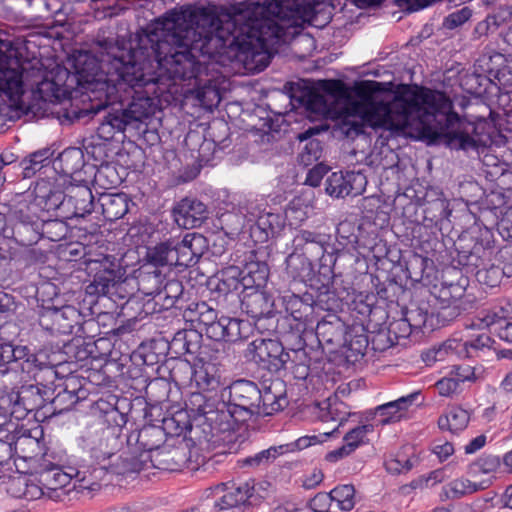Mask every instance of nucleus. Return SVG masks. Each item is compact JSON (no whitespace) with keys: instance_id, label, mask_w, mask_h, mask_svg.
Wrapping results in <instances>:
<instances>
[{"instance_id":"f257e3e1","label":"nucleus","mask_w":512,"mask_h":512,"mask_svg":"<svg viewBox=\"0 0 512 512\" xmlns=\"http://www.w3.org/2000/svg\"><path fill=\"white\" fill-rule=\"evenodd\" d=\"M256 3L241 2L208 9L183 7L170 10L142 28L129 43L99 42L100 60L88 54L75 61L77 82L98 114L110 105L131 101L108 112L98 135L109 140L127 126L151 119L161 109L162 98L175 80L198 79L209 64L235 72L256 71Z\"/></svg>"},{"instance_id":"f03ea898","label":"nucleus","mask_w":512,"mask_h":512,"mask_svg":"<svg viewBox=\"0 0 512 512\" xmlns=\"http://www.w3.org/2000/svg\"><path fill=\"white\" fill-rule=\"evenodd\" d=\"M377 81H363L357 88V94L362 99L350 104L351 116H358L359 120L351 121V128L355 134L363 132V126L391 131H402L410 124V119L420 116L423 105L429 106L432 111L429 117L439 125L438 130L432 132L434 138H444L450 149L463 151H479L486 148L491 139L486 134H479L474 124L462 121L455 112H444L446 103L436 104L437 98L446 102L443 94L437 96L433 93L418 94L406 92L396 95L391 101H375L373 94L380 90Z\"/></svg>"},{"instance_id":"7ed1b4c3","label":"nucleus","mask_w":512,"mask_h":512,"mask_svg":"<svg viewBox=\"0 0 512 512\" xmlns=\"http://www.w3.org/2000/svg\"><path fill=\"white\" fill-rule=\"evenodd\" d=\"M165 432L171 436L190 432L198 442L229 444L236 440L233 416L225 403L201 392L191 393L185 401V410L163 420Z\"/></svg>"},{"instance_id":"20e7f679","label":"nucleus","mask_w":512,"mask_h":512,"mask_svg":"<svg viewBox=\"0 0 512 512\" xmlns=\"http://www.w3.org/2000/svg\"><path fill=\"white\" fill-rule=\"evenodd\" d=\"M258 73L265 70L272 58L278 53L284 41L287 29L299 24L313 7L304 0H267L258 8Z\"/></svg>"},{"instance_id":"39448f33","label":"nucleus","mask_w":512,"mask_h":512,"mask_svg":"<svg viewBox=\"0 0 512 512\" xmlns=\"http://www.w3.org/2000/svg\"><path fill=\"white\" fill-rule=\"evenodd\" d=\"M165 428L145 425L126 436L127 450L119 455V463L113 471L121 475L139 473L150 466L155 467L153 453L158 452L166 441Z\"/></svg>"},{"instance_id":"423d86ee","label":"nucleus","mask_w":512,"mask_h":512,"mask_svg":"<svg viewBox=\"0 0 512 512\" xmlns=\"http://www.w3.org/2000/svg\"><path fill=\"white\" fill-rule=\"evenodd\" d=\"M48 398L44 397L38 385H24L0 393V426L13 419L20 421L29 413L42 409Z\"/></svg>"},{"instance_id":"0eeeda50","label":"nucleus","mask_w":512,"mask_h":512,"mask_svg":"<svg viewBox=\"0 0 512 512\" xmlns=\"http://www.w3.org/2000/svg\"><path fill=\"white\" fill-rule=\"evenodd\" d=\"M122 430L119 424L107 425L105 422L95 421L86 426L78 438V444L90 454L91 459L105 462L120 449Z\"/></svg>"},{"instance_id":"6e6552de","label":"nucleus","mask_w":512,"mask_h":512,"mask_svg":"<svg viewBox=\"0 0 512 512\" xmlns=\"http://www.w3.org/2000/svg\"><path fill=\"white\" fill-rule=\"evenodd\" d=\"M10 226L5 230V238L12 239L21 247H30L41 239L42 215L32 210L25 200L14 198L9 208Z\"/></svg>"},{"instance_id":"1a4fd4ad","label":"nucleus","mask_w":512,"mask_h":512,"mask_svg":"<svg viewBox=\"0 0 512 512\" xmlns=\"http://www.w3.org/2000/svg\"><path fill=\"white\" fill-rule=\"evenodd\" d=\"M330 236L310 230H300L293 239L294 253L289 256L293 259L294 254L299 253L309 264L319 261L320 268L324 274L332 273L337 257V249L329 242Z\"/></svg>"},{"instance_id":"9d476101","label":"nucleus","mask_w":512,"mask_h":512,"mask_svg":"<svg viewBox=\"0 0 512 512\" xmlns=\"http://www.w3.org/2000/svg\"><path fill=\"white\" fill-rule=\"evenodd\" d=\"M86 270L93 277L87 287L89 294L107 295L119 284L125 271L113 255L98 254L95 257L87 255L85 258Z\"/></svg>"},{"instance_id":"9b49d317","label":"nucleus","mask_w":512,"mask_h":512,"mask_svg":"<svg viewBox=\"0 0 512 512\" xmlns=\"http://www.w3.org/2000/svg\"><path fill=\"white\" fill-rule=\"evenodd\" d=\"M471 242L472 244H468L464 239H460L456 246V261L467 273L489 264L496 255L494 234L487 227L479 229Z\"/></svg>"},{"instance_id":"f8f14e48","label":"nucleus","mask_w":512,"mask_h":512,"mask_svg":"<svg viewBox=\"0 0 512 512\" xmlns=\"http://www.w3.org/2000/svg\"><path fill=\"white\" fill-rule=\"evenodd\" d=\"M270 270L266 262L258 261V333L270 336L278 328L274 283L269 281Z\"/></svg>"},{"instance_id":"ddd939ff","label":"nucleus","mask_w":512,"mask_h":512,"mask_svg":"<svg viewBox=\"0 0 512 512\" xmlns=\"http://www.w3.org/2000/svg\"><path fill=\"white\" fill-rule=\"evenodd\" d=\"M255 272L246 268L239 271L237 268H230L222 273L217 289L220 292L228 293L231 290H239V299L242 312L254 313L256 309V278Z\"/></svg>"},{"instance_id":"4468645a","label":"nucleus","mask_w":512,"mask_h":512,"mask_svg":"<svg viewBox=\"0 0 512 512\" xmlns=\"http://www.w3.org/2000/svg\"><path fill=\"white\" fill-rule=\"evenodd\" d=\"M6 430L11 432L9 439L13 442L14 453L25 462L36 463L42 454L43 429L37 425L32 429L19 426L13 421L7 422Z\"/></svg>"},{"instance_id":"2eb2a0df","label":"nucleus","mask_w":512,"mask_h":512,"mask_svg":"<svg viewBox=\"0 0 512 512\" xmlns=\"http://www.w3.org/2000/svg\"><path fill=\"white\" fill-rule=\"evenodd\" d=\"M38 369V359L29 347L0 341V373L21 372L30 376Z\"/></svg>"},{"instance_id":"dca6fc26","label":"nucleus","mask_w":512,"mask_h":512,"mask_svg":"<svg viewBox=\"0 0 512 512\" xmlns=\"http://www.w3.org/2000/svg\"><path fill=\"white\" fill-rule=\"evenodd\" d=\"M15 198L20 201L24 199L32 210L41 215L57 210L65 202L64 192L50 179H39L31 193L20 194Z\"/></svg>"},{"instance_id":"f3484780","label":"nucleus","mask_w":512,"mask_h":512,"mask_svg":"<svg viewBox=\"0 0 512 512\" xmlns=\"http://www.w3.org/2000/svg\"><path fill=\"white\" fill-rule=\"evenodd\" d=\"M256 480L250 478L239 485L220 483L212 488L215 497L213 508L216 512L231 510L240 505H246L255 492Z\"/></svg>"},{"instance_id":"a211bd4d","label":"nucleus","mask_w":512,"mask_h":512,"mask_svg":"<svg viewBox=\"0 0 512 512\" xmlns=\"http://www.w3.org/2000/svg\"><path fill=\"white\" fill-rule=\"evenodd\" d=\"M96 463L81 464L77 468L69 467L75 479L74 489L96 491L108 474H116L113 467L119 463V456L113 462L95 460Z\"/></svg>"},{"instance_id":"6ab92c4d","label":"nucleus","mask_w":512,"mask_h":512,"mask_svg":"<svg viewBox=\"0 0 512 512\" xmlns=\"http://www.w3.org/2000/svg\"><path fill=\"white\" fill-rule=\"evenodd\" d=\"M367 185V178L361 172H333L325 182V191L335 198L358 196L362 194Z\"/></svg>"},{"instance_id":"aec40b11","label":"nucleus","mask_w":512,"mask_h":512,"mask_svg":"<svg viewBox=\"0 0 512 512\" xmlns=\"http://www.w3.org/2000/svg\"><path fill=\"white\" fill-rule=\"evenodd\" d=\"M289 97L294 106L304 107L307 111L321 116H329L333 112L331 101L324 94L298 83H289Z\"/></svg>"},{"instance_id":"412c9836","label":"nucleus","mask_w":512,"mask_h":512,"mask_svg":"<svg viewBox=\"0 0 512 512\" xmlns=\"http://www.w3.org/2000/svg\"><path fill=\"white\" fill-rule=\"evenodd\" d=\"M175 266L191 267L202 256L206 238L198 233H186L182 238L172 237Z\"/></svg>"},{"instance_id":"4be33fe9","label":"nucleus","mask_w":512,"mask_h":512,"mask_svg":"<svg viewBox=\"0 0 512 512\" xmlns=\"http://www.w3.org/2000/svg\"><path fill=\"white\" fill-rule=\"evenodd\" d=\"M173 216L179 227L193 229L200 227L208 218V209L202 201L186 197L176 204Z\"/></svg>"},{"instance_id":"5701e85b","label":"nucleus","mask_w":512,"mask_h":512,"mask_svg":"<svg viewBox=\"0 0 512 512\" xmlns=\"http://www.w3.org/2000/svg\"><path fill=\"white\" fill-rule=\"evenodd\" d=\"M46 462L47 460L44 459V463L39 464V467L34 470L37 480L46 488L48 497H60L58 491L72 482L73 474L69 469L64 471L59 465Z\"/></svg>"},{"instance_id":"b1692460","label":"nucleus","mask_w":512,"mask_h":512,"mask_svg":"<svg viewBox=\"0 0 512 512\" xmlns=\"http://www.w3.org/2000/svg\"><path fill=\"white\" fill-rule=\"evenodd\" d=\"M160 282V277L157 273L147 274L142 276L139 280V289L145 295H152L157 301H163V306L166 308L172 307L178 298L183 293L182 283L178 280H168L163 288L156 287L154 289H150L148 284H158Z\"/></svg>"},{"instance_id":"393cba45","label":"nucleus","mask_w":512,"mask_h":512,"mask_svg":"<svg viewBox=\"0 0 512 512\" xmlns=\"http://www.w3.org/2000/svg\"><path fill=\"white\" fill-rule=\"evenodd\" d=\"M258 344V375L261 371L275 373L283 368L288 354L281 342L274 338H261Z\"/></svg>"},{"instance_id":"a878e982","label":"nucleus","mask_w":512,"mask_h":512,"mask_svg":"<svg viewBox=\"0 0 512 512\" xmlns=\"http://www.w3.org/2000/svg\"><path fill=\"white\" fill-rule=\"evenodd\" d=\"M283 122L281 115L275 118L258 115V147L261 152L279 153L280 142L285 134L281 129Z\"/></svg>"},{"instance_id":"bb28decb","label":"nucleus","mask_w":512,"mask_h":512,"mask_svg":"<svg viewBox=\"0 0 512 512\" xmlns=\"http://www.w3.org/2000/svg\"><path fill=\"white\" fill-rule=\"evenodd\" d=\"M63 205L73 208L74 217H85L94 210V196L87 185H74L68 188Z\"/></svg>"},{"instance_id":"cd10ccee","label":"nucleus","mask_w":512,"mask_h":512,"mask_svg":"<svg viewBox=\"0 0 512 512\" xmlns=\"http://www.w3.org/2000/svg\"><path fill=\"white\" fill-rule=\"evenodd\" d=\"M326 128L322 126L309 127L305 131L298 134L297 139L302 143L306 142L301 152L299 153V161L305 166L311 165L313 162L320 159L322 156V143L313 136L325 131Z\"/></svg>"},{"instance_id":"c85d7f7f","label":"nucleus","mask_w":512,"mask_h":512,"mask_svg":"<svg viewBox=\"0 0 512 512\" xmlns=\"http://www.w3.org/2000/svg\"><path fill=\"white\" fill-rule=\"evenodd\" d=\"M4 58L6 56L0 53V92L9 97L23 95L24 69L6 67Z\"/></svg>"},{"instance_id":"c756f323","label":"nucleus","mask_w":512,"mask_h":512,"mask_svg":"<svg viewBox=\"0 0 512 512\" xmlns=\"http://www.w3.org/2000/svg\"><path fill=\"white\" fill-rule=\"evenodd\" d=\"M272 388L274 389V394L259 395L258 416L261 414L264 416L273 415L282 410L286 405L284 382L276 378L274 383H272Z\"/></svg>"},{"instance_id":"7c9ffc66","label":"nucleus","mask_w":512,"mask_h":512,"mask_svg":"<svg viewBox=\"0 0 512 512\" xmlns=\"http://www.w3.org/2000/svg\"><path fill=\"white\" fill-rule=\"evenodd\" d=\"M344 332V322L334 314L327 315L316 326V335L319 341L326 344L340 343Z\"/></svg>"},{"instance_id":"2f4dec72","label":"nucleus","mask_w":512,"mask_h":512,"mask_svg":"<svg viewBox=\"0 0 512 512\" xmlns=\"http://www.w3.org/2000/svg\"><path fill=\"white\" fill-rule=\"evenodd\" d=\"M98 201L105 220L110 222L122 218L129 210L128 198L124 193L102 194Z\"/></svg>"},{"instance_id":"473e14b6","label":"nucleus","mask_w":512,"mask_h":512,"mask_svg":"<svg viewBox=\"0 0 512 512\" xmlns=\"http://www.w3.org/2000/svg\"><path fill=\"white\" fill-rule=\"evenodd\" d=\"M117 403V397L112 394L96 400L94 409L102 416L97 422H105L107 425L119 424V428L123 429L126 424V416L118 410Z\"/></svg>"},{"instance_id":"72a5a7b5","label":"nucleus","mask_w":512,"mask_h":512,"mask_svg":"<svg viewBox=\"0 0 512 512\" xmlns=\"http://www.w3.org/2000/svg\"><path fill=\"white\" fill-rule=\"evenodd\" d=\"M508 314V308L500 307L499 311L488 312L482 318V322L496 333L501 340L512 343V321L508 320Z\"/></svg>"},{"instance_id":"f704fd0d","label":"nucleus","mask_w":512,"mask_h":512,"mask_svg":"<svg viewBox=\"0 0 512 512\" xmlns=\"http://www.w3.org/2000/svg\"><path fill=\"white\" fill-rule=\"evenodd\" d=\"M418 396L419 393L414 392L376 407L375 413L385 417L380 421L381 424L385 425L390 422L399 420L401 417L400 413L406 411L414 403Z\"/></svg>"},{"instance_id":"c9c22d12","label":"nucleus","mask_w":512,"mask_h":512,"mask_svg":"<svg viewBox=\"0 0 512 512\" xmlns=\"http://www.w3.org/2000/svg\"><path fill=\"white\" fill-rule=\"evenodd\" d=\"M470 421V413L458 406L450 407L438 419V427L443 431L458 434L467 428Z\"/></svg>"},{"instance_id":"e433bc0d","label":"nucleus","mask_w":512,"mask_h":512,"mask_svg":"<svg viewBox=\"0 0 512 512\" xmlns=\"http://www.w3.org/2000/svg\"><path fill=\"white\" fill-rule=\"evenodd\" d=\"M56 165L55 169H59L63 175L73 176L84 167V154L80 148L69 147L59 154Z\"/></svg>"},{"instance_id":"4c0bfd02","label":"nucleus","mask_w":512,"mask_h":512,"mask_svg":"<svg viewBox=\"0 0 512 512\" xmlns=\"http://www.w3.org/2000/svg\"><path fill=\"white\" fill-rule=\"evenodd\" d=\"M53 151L49 148H42L30 153L21 160L20 167L22 169L23 178H32L41 169L51 164Z\"/></svg>"},{"instance_id":"58836bf2","label":"nucleus","mask_w":512,"mask_h":512,"mask_svg":"<svg viewBox=\"0 0 512 512\" xmlns=\"http://www.w3.org/2000/svg\"><path fill=\"white\" fill-rule=\"evenodd\" d=\"M57 324V334H72L75 326L81 324V312L72 305H65L60 308L55 307V316Z\"/></svg>"},{"instance_id":"ea45409f","label":"nucleus","mask_w":512,"mask_h":512,"mask_svg":"<svg viewBox=\"0 0 512 512\" xmlns=\"http://www.w3.org/2000/svg\"><path fill=\"white\" fill-rule=\"evenodd\" d=\"M85 379L76 375H69L64 381V388L56 395V401L60 402L65 397L70 398V406H75L78 402L83 401L88 396V390L84 387Z\"/></svg>"},{"instance_id":"a19ab883","label":"nucleus","mask_w":512,"mask_h":512,"mask_svg":"<svg viewBox=\"0 0 512 512\" xmlns=\"http://www.w3.org/2000/svg\"><path fill=\"white\" fill-rule=\"evenodd\" d=\"M172 238L160 242L147 251V259L154 266H175Z\"/></svg>"},{"instance_id":"79ce46f5","label":"nucleus","mask_w":512,"mask_h":512,"mask_svg":"<svg viewBox=\"0 0 512 512\" xmlns=\"http://www.w3.org/2000/svg\"><path fill=\"white\" fill-rule=\"evenodd\" d=\"M485 487L468 479H455L443 486L442 494L447 499H459L465 495L477 492Z\"/></svg>"},{"instance_id":"37998d69","label":"nucleus","mask_w":512,"mask_h":512,"mask_svg":"<svg viewBox=\"0 0 512 512\" xmlns=\"http://www.w3.org/2000/svg\"><path fill=\"white\" fill-rule=\"evenodd\" d=\"M469 273L476 277L479 284L491 288L498 286L503 278V271L493 260Z\"/></svg>"},{"instance_id":"c03bdc74","label":"nucleus","mask_w":512,"mask_h":512,"mask_svg":"<svg viewBox=\"0 0 512 512\" xmlns=\"http://www.w3.org/2000/svg\"><path fill=\"white\" fill-rule=\"evenodd\" d=\"M221 222L231 231V233H249L252 235L256 222L246 215L227 212L222 214Z\"/></svg>"},{"instance_id":"a18cd8bd","label":"nucleus","mask_w":512,"mask_h":512,"mask_svg":"<svg viewBox=\"0 0 512 512\" xmlns=\"http://www.w3.org/2000/svg\"><path fill=\"white\" fill-rule=\"evenodd\" d=\"M38 90L45 101L52 103H61L71 98V91L67 87L61 86L54 81L45 80L41 82L38 86Z\"/></svg>"},{"instance_id":"49530a36","label":"nucleus","mask_w":512,"mask_h":512,"mask_svg":"<svg viewBox=\"0 0 512 512\" xmlns=\"http://www.w3.org/2000/svg\"><path fill=\"white\" fill-rule=\"evenodd\" d=\"M332 503L343 511H350L355 506V488L351 484L336 486L330 492Z\"/></svg>"},{"instance_id":"de8ad7c7","label":"nucleus","mask_w":512,"mask_h":512,"mask_svg":"<svg viewBox=\"0 0 512 512\" xmlns=\"http://www.w3.org/2000/svg\"><path fill=\"white\" fill-rule=\"evenodd\" d=\"M41 238L45 237L50 241L57 242L66 237L68 232L67 224L59 219H44L41 217L40 226Z\"/></svg>"},{"instance_id":"09e8293b","label":"nucleus","mask_w":512,"mask_h":512,"mask_svg":"<svg viewBox=\"0 0 512 512\" xmlns=\"http://www.w3.org/2000/svg\"><path fill=\"white\" fill-rule=\"evenodd\" d=\"M28 475L19 477L18 483L24 486L22 496L27 500H36L47 495L46 488L37 480V474L34 471L26 472Z\"/></svg>"},{"instance_id":"8fccbe9b","label":"nucleus","mask_w":512,"mask_h":512,"mask_svg":"<svg viewBox=\"0 0 512 512\" xmlns=\"http://www.w3.org/2000/svg\"><path fill=\"white\" fill-rule=\"evenodd\" d=\"M279 227L278 216L272 213L258 215V242L273 237Z\"/></svg>"},{"instance_id":"3c124183","label":"nucleus","mask_w":512,"mask_h":512,"mask_svg":"<svg viewBox=\"0 0 512 512\" xmlns=\"http://www.w3.org/2000/svg\"><path fill=\"white\" fill-rule=\"evenodd\" d=\"M317 408L319 410L317 417L319 418L320 421H339V425L335 429H333L331 432L324 433L326 436L334 434L338 430V427L342 425V422L345 420L344 416L339 415L336 403L332 404L329 400H326L321 403H318Z\"/></svg>"},{"instance_id":"603ef678","label":"nucleus","mask_w":512,"mask_h":512,"mask_svg":"<svg viewBox=\"0 0 512 512\" xmlns=\"http://www.w3.org/2000/svg\"><path fill=\"white\" fill-rule=\"evenodd\" d=\"M311 299L310 296L304 300L302 297L294 295L287 303V311L295 320L301 321L313 312L312 305L308 302Z\"/></svg>"},{"instance_id":"864d4df0","label":"nucleus","mask_w":512,"mask_h":512,"mask_svg":"<svg viewBox=\"0 0 512 512\" xmlns=\"http://www.w3.org/2000/svg\"><path fill=\"white\" fill-rule=\"evenodd\" d=\"M428 318V312L426 310H423L420 307H417L415 309H409L406 314L405 318L400 320L397 323V326L401 328V326H405L406 329L404 331L410 332V328H421L422 326H425Z\"/></svg>"},{"instance_id":"5fc2aeb1","label":"nucleus","mask_w":512,"mask_h":512,"mask_svg":"<svg viewBox=\"0 0 512 512\" xmlns=\"http://www.w3.org/2000/svg\"><path fill=\"white\" fill-rule=\"evenodd\" d=\"M372 429L373 426L370 424L360 425L351 429L345 434L343 438L344 444L346 447L351 449L352 452H354L356 448H358L363 443L365 436L367 433L371 432Z\"/></svg>"},{"instance_id":"6e6d98bb","label":"nucleus","mask_w":512,"mask_h":512,"mask_svg":"<svg viewBox=\"0 0 512 512\" xmlns=\"http://www.w3.org/2000/svg\"><path fill=\"white\" fill-rule=\"evenodd\" d=\"M247 316V319H236L235 342L246 340L254 335L256 329V309H254V313H249Z\"/></svg>"},{"instance_id":"4d7b16f0","label":"nucleus","mask_w":512,"mask_h":512,"mask_svg":"<svg viewBox=\"0 0 512 512\" xmlns=\"http://www.w3.org/2000/svg\"><path fill=\"white\" fill-rule=\"evenodd\" d=\"M324 95L331 101L332 105L339 99L346 98L347 88L341 80H325L322 83Z\"/></svg>"},{"instance_id":"13d9d810","label":"nucleus","mask_w":512,"mask_h":512,"mask_svg":"<svg viewBox=\"0 0 512 512\" xmlns=\"http://www.w3.org/2000/svg\"><path fill=\"white\" fill-rule=\"evenodd\" d=\"M11 432L6 430V425L0 426V467L9 465L15 455L13 442L9 439Z\"/></svg>"},{"instance_id":"bf43d9fd","label":"nucleus","mask_w":512,"mask_h":512,"mask_svg":"<svg viewBox=\"0 0 512 512\" xmlns=\"http://www.w3.org/2000/svg\"><path fill=\"white\" fill-rule=\"evenodd\" d=\"M189 336H196V334L193 331H178L172 340V346L178 349L179 353L194 354L197 344L188 340Z\"/></svg>"},{"instance_id":"052dcab7","label":"nucleus","mask_w":512,"mask_h":512,"mask_svg":"<svg viewBox=\"0 0 512 512\" xmlns=\"http://www.w3.org/2000/svg\"><path fill=\"white\" fill-rule=\"evenodd\" d=\"M386 470L392 474H401L410 471L413 467L411 458L403 454H397L395 458H391L385 462Z\"/></svg>"},{"instance_id":"680f3d73","label":"nucleus","mask_w":512,"mask_h":512,"mask_svg":"<svg viewBox=\"0 0 512 512\" xmlns=\"http://www.w3.org/2000/svg\"><path fill=\"white\" fill-rule=\"evenodd\" d=\"M55 316V307H42L39 312L38 322L41 328L50 334H57V324Z\"/></svg>"},{"instance_id":"e2e57ef3","label":"nucleus","mask_w":512,"mask_h":512,"mask_svg":"<svg viewBox=\"0 0 512 512\" xmlns=\"http://www.w3.org/2000/svg\"><path fill=\"white\" fill-rule=\"evenodd\" d=\"M436 388L439 394L444 397H451L462 390L461 385L450 373L437 381Z\"/></svg>"},{"instance_id":"0e129e2a","label":"nucleus","mask_w":512,"mask_h":512,"mask_svg":"<svg viewBox=\"0 0 512 512\" xmlns=\"http://www.w3.org/2000/svg\"><path fill=\"white\" fill-rule=\"evenodd\" d=\"M369 341L368 337L364 334L355 335L351 338L347 344L348 352L350 353L348 357H354L355 360H358L359 356H364L366 349L368 347Z\"/></svg>"},{"instance_id":"69168bd1","label":"nucleus","mask_w":512,"mask_h":512,"mask_svg":"<svg viewBox=\"0 0 512 512\" xmlns=\"http://www.w3.org/2000/svg\"><path fill=\"white\" fill-rule=\"evenodd\" d=\"M500 464L499 458L493 455H483L478 458L471 466L473 472H482L485 474L495 471Z\"/></svg>"},{"instance_id":"338daca9","label":"nucleus","mask_w":512,"mask_h":512,"mask_svg":"<svg viewBox=\"0 0 512 512\" xmlns=\"http://www.w3.org/2000/svg\"><path fill=\"white\" fill-rule=\"evenodd\" d=\"M471 16L472 11L468 7H463L449 14L444 20V26L447 29H455L468 21Z\"/></svg>"},{"instance_id":"774afa93","label":"nucleus","mask_w":512,"mask_h":512,"mask_svg":"<svg viewBox=\"0 0 512 512\" xmlns=\"http://www.w3.org/2000/svg\"><path fill=\"white\" fill-rule=\"evenodd\" d=\"M332 504L330 493L319 492L310 501L307 507L310 512H329Z\"/></svg>"}]
</instances>
